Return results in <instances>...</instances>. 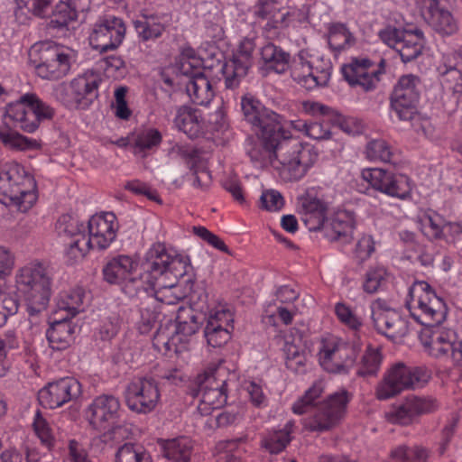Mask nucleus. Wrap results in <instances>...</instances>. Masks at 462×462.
<instances>
[{
    "label": "nucleus",
    "mask_w": 462,
    "mask_h": 462,
    "mask_svg": "<svg viewBox=\"0 0 462 462\" xmlns=\"http://www.w3.org/2000/svg\"><path fill=\"white\" fill-rule=\"evenodd\" d=\"M387 272L383 267L369 269L363 283L364 291L367 293L377 292L385 283Z\"/></svg>",
    "instance_id": "51"
},
{
    "label": "nucleus",
    "mask_w": 462,
    "mask_h": 462,
    "mask_svg": "<svg viewBox=\"0 0 462 462\" xmlns=\"http://www.w3.org/2000/svg\"><path fill=\"white\" fill-rule=\"evenodd\" d=\"M388 420L393 423H398L401 425H408L412 422L415 418L411 408H410V404L406 398L403 402L398 407L393 408L387 413Z\"/></svg>",
    "instance_id": "56"
},
{
    "label": "nucleus",
    "mask_w": 462,
    "mask_h": 462,
    "mask_svg": "<svg viewBox=\"0 0 462 462\" xmlns=\"http://www.w3.org/2000/svg\"><path fill=\"white\" fill-rule=\"evenodd\" d=\"M204 335L208 344L212 347H220L230 339L228 328L216 325L214 322H207Z\"/></svg>",
    "instance_id": "46"
},
{
    "label": "nucleus",
    "mask_w": 462,
    "mask_h": 462,
    "mask_svg": "<svg viewBox=\"0 0 462 462\" xmlns=\"http://www.w3.org/2000/svg\"><path fill=\"white\" fill-rule=\"evenodd\" d=\"M254 48L255 43L254 40L245 38L240 42L236 53H235L230 60L226 61L222 67V72L226 88L234 89L237 88L242 79L246 76L248 69L253 64L252 54Z\"/></svg>",
    "instance_id": "21"
},
{
    "label": "nucleus",
    "mask_w": 462,
    "mask_h": 462,
    "mask_svg": "<svg viewBox=\"0 0 462 462\" xmlns=\"http://www.w3.org/2000/svg\"><path fill=\"white\" fill-rule=\"evenodd\" d=\"M81 393V385L73 377H63L39 391L40 403L49 409H55L78 398Z\"/></svg>",
    "instance_id": "24"
},
{
    "label": "nucleus",
    "mask_w": 462,
    "mask_h": 462,
    "mask_svg": "<svg viewBox=\"0 0 462 462\" xmlns=\"http://www.w3.org/2000/svg\"><path fill=\"white\" fill-rule=\"evenodd\" d=\"M171 319L166 324L161 325L154 335L152 345L158 352L168 356L171 349V339L173 338V331L171 330Z\"/></svg>",
    "instance_id": "52"
},
{
    "label": "nucleus",
    "mask_w": 462,
    "mask_h": 462,
    "mask_svg": "<svg viewBox=\"0 0 462 462\" xmlns=\"http://www.w3.org/2000/svg\"><path fill=\"white\" fill-rule=\"evenodd\" d=\"M134 28L143 41H149L160 37L164 31V26L160 23H155L153 19L144 18L136 20Z\"/></svg>",
    "instance_id": "49"
},
{
    "label": "nucleus",
    "mask_w": 462,
    "mask_h": 462,
    "mask_svg": "<svg viewBox=\"0 0 462 462\" xmlns=\"http://www.w3.org/2000/svg\"><path fill=\"white\" fill-rule=\"evenodd\" d=\"M429 450L421 446L409 448L401 445L391 452L392 462H426L429 457Z\"/></svg>",
    "instance_id": "42"
},
{
    "label": "nucleus",
    "mask_w": 462,
    "mask_h": 462,
    "mask_svg": "<svg viewBox=\"0 0 462 462\" xmlns=\"http://www.w3.org/2000/svg\"><path fill=\"white\" fill-rule=\"evenodd\" d=\"M83 299L84 291L81 288L60 293L57 301V310L54 312L55 316H60L64 311L66 313L64 316H68L70 319L73 318L80 311Z\"/></svg>",
    "instance_id": "35"
},
{
    "label": "nucleus",
    "mask_w": 462,
    "mask_h": 462,
    "mask_svg": "<svg viewBox=\"0 0 462 462\" xmlns=\"http://www.w3.org/2000/svg\"><path fill=\"white\" fill-rule=\"evenodd\" d=\"M35 188L34 179L20 164L0 163V203L26 212L37 200Z\"/></svg>",
    "instance_id": "5"
},
{
    "label": "nucleus",
    "mask_w": 462,
    "mask_h": 462,
    "mask_svg": "<svg viewBox=\"0 0 462 462\" xmlns=\"http://www.w3.org/2000/svg\"><path fill=\"white\" fill-rule=\"evenodd\" d=\"M88 8V0H82L77 3L76 0L60 1L56 5L54 10L49 11L52 14L50 20V27L61 29L68 26L70 22L78 19V14L83 13Z\"/></svg>",
    "instance_id": "30"
},
{
    "label": "nucleus",
    "mask_w": 462,
    "mask_h": 462,
    "mask_svg": "<svg viewBox=\"0 0 462 462\" xmlns=\"http://www.w3.org/2000/svg\"><path fill=\"white\" fill-rule=\"evenodd\" d=\"M406 400L415 417L434 411L438 407L437 400L429 396L409 395Z\"/></svg>",
    "instance_id": "53"
},
{
    "label": "nucleus",
    "mask_w": 462,
    "mask_h": 462,
    "mask_svg": "<svg viewBox=\"0 0 462 462\" xmlns=\"http://www.w3.org/2000/svg\"><path fill=\"white\" fill-rule=\"evenodd\" d=\"M184 264V271L179 274L175 273V279H177L175 289L179 290V294L175 293V305L180 304V300L187 298L191 293L194 286V268L191 264Z\"/></svg>",
    "instance_id": "43"
},
{
    "label": "nucleus",
    "mask_w": 462,
    "mask_h": 462,
    "mask_svg": "<svg viewBox=\"0 0 462 462\" xmlns=\"http://www.w3.org/2000/svg\"><path fill=\"white\" fill-rule=\"evenodd\" d=\"M382 355L377 348L367 346L357 364L356 374L360 377L376 376L382 363Z\"/></svg>",
    "instance_id": "37"
},
{
    "label": "nucleus",
    "mask_w": 462,
    "mask_h": 462,
    "mask_svg": "<svg viewBox=\"0 0 462 462\" xmlns=\"http://www.w3.org/2000/svg\"><path fill=\"white\" fill-rule=\"evenodd\" d=\"M294 421L289 420L282 430L273 432L266 440L265 448L273 454L282 452L291 442Z\"/></svg>",
    "instance_id": "45"
},
{
    "label": "nucleus",
    "mask_w": 462,
    "mask_h": 462,
    "mask_svg": "<svg viewBox=\"0 0 462 462\" xmlns=\"http://www.w3.org/2000/svg\"><path fill=\"white\" fill-rule=\"evenodd\" d=\"M175 125L189 138H198L202 131L200 111L189 106H180L175 117Z\"/></svg>",
    "instance_id": "32"
},
{
    "label": "nucleus",
    "mask_w": 462,
    "mask_h": 462,
    "mask_svg": "<svg viewBox=\"0 0 462 462\" xmlns=\"http://www.w3.org/2000/svg\"><path fill=\"white\" fill-rule=\"evenodd\" d=\"M172 257L167 253L164 245H153L145 254L141 263V272L133 273L119 285L129 297L140 291H147L155 285L156 280L171 271Z\"/></svg>",
    "instance_id": "7"
},
{
    "label": "nucleus",
    "mask_w": 462,
    "mask_h": 462,
    "mask_svg": "<svg viewBox=\"0 0 462 462\" xmlns=\"http://www.w3.org/2000/svg\"><path fill=\"white\" fill-rule=\"evenodd\" d=\"M32 426L42 443L49 448L51 447L54 443V437L52 435L51 429L39 411L35 413Z\"/></svg>",
    "instance_id": "55"
},
{
    "label": "nucleus",
    "mask_w": 462,
    "mask_h": 462,
    "mask_svg": "<svg viewBox=\"0 0 462 462\" xmlns=\"http://www.w3.org/2000/svg\"><path fill=\"white\" fill-rule=\"evenodd\" d=\"M261 60L267 70L284 73L290 67L291 55L272 42L260 49Z\"/></svg>",
    "instance_id": "31"
},
{
    "label": "nucleus",
    "mask_w": 462,
    "mask_h": 462,
    "mask_svg": "<svg viewBox=\"0 0 462 462\" xmlns=\"http://www.w3.org/2000/svg\"><path fill=\"white\" fill-rule=\"evenodd\" d=\"M241 108L259 138L247 151L251 161L260 167H273L285 181L302 179L318 161L315 147L291 138L283 128L282 116L254 97H244Z\"/></svg>",
    "instance_id": "1"
},
{
    "label": "nucleus",
    "mask_w": 462,
    "mask_h": 462,
    "mask_svg": "<svg viewBox=\"0 0 462 462\" xmlns=\"http://www.w3.org/2000/svg\"><path fill=\"white\" fill-rule=\"evenodd\" d=\"M162 141L161 133L155 128H147L137 132L134 135V152L143 153L146 150L152 149Z\"/></svg>",
    "instance_id": "44"
},
{
    "label": "nucleus",
    "mask_w": 462,
    "mask_h": 462,
    "mask_svg": "<svg viewBox=\"0 0 462 462\" xmlns=\"http://www.w3.org/2000/svg\"><path fill=\"white\" fill-rule=\"evenodd\" d=\"M420 80L417 76L409 74L401 77L394 87L391 97L402 101L418 103Z\"/></svg>",
    "instance_id": "34"
},
{
    "label": "nucleus",
    "mask_w": 462,
    "mask_h": 462,
    "mask_svg": "<svg viewBox=\"0 0 462 462\" xmlns=\"http://www.w3.org/2000/svg\"><path fill=\"white\" fill-rule=\"evenodd\" d=\"M361 175L373 189L389 197L405 199L411 196L410 179L406 175L394 174L379 168L365 169Z\"/></svg>",
    "instance_id": "15"
},
{
    "label": "nucleus",
    "mask_w": 462,
    "mask_h": 462,
    "mask_svg": "<svg viewBox=\"0 0 462 462\" xmlns=\"http://www.w3.org/2000/svg\"><path fill=\"white\" fill-rule=\"evenodd\" d=\"M366 158L370 161L389 162L392 158L391 147L382 139L372 140L367 143L365 149Z\"/></svg>",
    "instance_id": "47"
},
{
    "label": "nucleus",
    "mask_w": 462,
    "mask_h": 462,
    "mask_svg": "<svg viewBox=\"0 0 462 462\" xmlns=\"http://www.w3.org/2000/svg\"><path fill=\"white\" fill-rule=\"evenodd\" d=\"M335 311L341 322L353 329H357L361 326L360 319L352 312V310L343 303H337Z\"/></svg>",
    "instance_id": "64"
},
{
    "label": "nucleus",
    "mask_w": 462,
    "mask_h": 462,
    "mask_svg": "<svg viewBox=\"0 0 462 462\" xmlns=\"http://www.w3.org/2000/svg\"><path fill=\"white\" fill-rule=\"evenodd\" d=\"M88 236L83 237L84 245H92L98 250L106 249L116 239L117 224L113 213L96 215L88 223Z\"/></svg>",
    "instance_id": "25"
},
{
    "label": "nucleus",
    "mask_w": 462,
    "mask_h": 462,
    "mask_svg": "<svg viewBox=\"0 0 462 462\" xmlns=\"http://www.w3.org/2000/svg\"><path fill=\"white\" fill-rule=\"evenodd\" d=\"M78 327L72 325L68 316H53L50 328L46 332L50 346L54 350L66 349L73 341Z\"/></svg>",
    "instance_id": "27"
},
{
    "label": "nucleus",
    "mask_w": 462,
    "mask_h": 462,
    "mask_svg": "<svg viewBox=\"0 0 462 462\" xmlns=\"http://www.w3.org/2000/svg\"><path fill=\"white\" fill-rule=\"evenodd\" d=\"M327 208L319 199L311 196L303 197L299 202L301 219L310 231L320 229L325 222Z\"/></svg>",
    "instance_id": "29"
},
{
    "label": "nucleus",
    "mask_w": 462,
    "mask_h": 462,
    "mask_svg": "<svg viewBox=\"0 0 462 462\" xmlns=\"http://www.w3.org/2000/svg\"><path fill=\"white\" fill-rule=\"evenodd\" d=\"M137 263L132 257L120 254L111 258L104 265V280L110 284H120L133 273L136 272Z\"/></svg>",
    "instance_id": "28"
},
{
    "label": "nucleus",
    "mask_w": 462,
    "mask_h": 462,
    "mask_svg": "<svg viewBox=\"0 0 462 462\" xmlns=\"http://www.w3.org/2000/svg\"><path fill=\"white\" fill-rule=\"evenodd\" d=\"M416 6L422 19L438 33L452 35L457 31V23L443 1L417 0Z\"/></svg>",
    "instance_id": "19"
},
{
    "label": "nucleus",
    "mask_w": 462,
    "mask_h": 462,
    "mask_svg": "<svg viewBox=\"0 0 462 462\" xmlns=\"http://www.w3.org/2000/svg\"><path fill=\"white\" fill-rule=\"evenodd\" d=\"M291 73L294 81L307 88V84H310L309 79L311 78V73H313V67L309 61L300 57L299 60L293 62Z\"/></svg>",
    "instance_id": "54"
},
{
    "label": "nucleus",
    "mask_w": 462,
    "mask_h": 462,
    "mask_svg": "<svg viewBox=\"0 0 462 462\" xmlns=\"http://www.w3.org/2000/svg\"><path fill=\"white\" fill-rule=\"evenodd\" d=\"M351 395L346 390L329 394L319 402L313 414L305 420L304 428L311 432L329 431L337 427L346 413Z\"/></svg>",
    "instance_id": "10"
},
{
    "label": "nucleus",
    "mask_w": 462,
    "mask_h": 462,
    "mask_svg": "<svg viewBox=\"0 0 462 462\" xmlns=\"http://www.w3.org/2000/svg\"><path fill=\"white\" fill-rule=\"evenodd\" d=\"M56 230L59 235L66 236H76L81 238L80 236H85L84 225L79 224V221L69 215L61 216L56 223Z\"/></svg>",
    "instance_id": "50"
},
{
    "label": "nucleus",
    "mask_w": 462,
    "mask_h": 462,
    "mask_svg": "<svg viewBox=\"0 0 462 462\" xmlns=\"http://www.w3.org/2000/svg\"><path fill=\"white\" fill-rule=\"evenodd\" d=\"M176 306L175 335L179 337L180 346L175 345V353H179L189 349V337L198 331L201 324V314L193 310L189 304L182 302Z\"/></svg>",
    "instance_id": "26"
},
{
    "label": "nucleus",
    "mask_w": 462,
    "mask_h": 462,
    "mask_svg": "<svg viewBox=\"0 0 462 462\" xmlns=\"http://www.w3.org/2000/svg\"><path fill=\"white\" fill-rule=\"evenodd\" d=\"M445 69L440 71L442 85L454 95L462 94V72L457 67L444 65Z\"/></svg>",
    "instance_id": "48"
},
{
    "label": "nucleus",
    "mask_w": 462,
    "mask_h": 462,
    "mask_svg": "<svg viewBox=\"0 0 462 462\" xmlns=\"http://www.w3.org/2000/svg\"><path fill=\"white\" fill-rule=\"evenodd\" d=\"M0 141L11 148L20 150L30 148L32 143H34V141L16 132H1Z\"/></svg>",
    "instance_id": "59"
},
{
    "label": "nucleus",
    "mask_w": 462,
    "mask_h": 462,
    "mask_svg": "<svg viewBox=\"0 0 462 462\" xmlns=\"http://www.w3.org/2000/svg\"><path fill=\"white\" fill-rule=\"evenodd\" d=\"M325 386L322 381H316L305 392L299 400L292 405V411L295 414L302 415L310 411L313 406L317 407L316 400H318L324 393Z\"/></svg>",
    "instance_id": "39"
},
{
    "label": "nucleus",
    "mask_w": 462,
    "mask_h": 462,
    "mask_svg": "<svg viewBox=\"0 0 462 462\" xmlns=\"http://www.w3.org/2000/svg\"><path fill=\"white\" fill-rule=\"evenodd\" d=\"M54 115V108L33 93L23 95L5 108V117L26 133L35 132L42 122L51 120Z\"/></svg>",
    "instance_id": "9"
},
{
    "label": "nucleus",
    "mask_w": 462,
    "mask_h": 462,
    "mask_svg": "<svg viewBox=\"0 0 462 462\" xmlns=\"http://www.w3.org/2000/svg\"><path fill=\"white\" fill-rule=\"evenodd\" d=\"M180 154L187 160V164L195 176V185L199 188H208L211 183V175L205 163L200 161L198 151L187 148L180 151Z\"/></svg>",
    "instance_id": "33"
},
{
    "label": "nucleus",
    "mask_w": 462,
    "mask_h": 462,
    "mask_svg": "<svg viewBox=\"0 0 462 462\" xmlns=\"http://www.w3.org/2000/svg\"><path fill=\"white\" fill-rule=\"evenodd\" d=\"M405 306L411 317L427 327L420 336L425 350L436 358H450L457 349V342H453L454 333H444L437 328L447 318L448 308L444 300L439 297L429 283L424 281L415 282L409 289Z\"/></svg>",
    "instance_id": "2"
},
{
    "label": "nucleus",
    "mask_w": 462,
    "mask_h": 462,
    "mask_svg": "<svg viewBox=\"0 0 462 462\" xmlns=\"http://www.w3.org/2000/svg\"><path fill=\"white\" fill-rule=\"evenodd\" d=\"M104 436L108 439L121 441L128 439L132 435L130 425L121 422L120 419L111 423L110 427L105 430Z\"/></svg>",
    "instance_id": "61"
},
{
    "label": "nucleus",
    "mask_w": 462,
    "mask_h": 462,
    "mask_svg": "<svg viewBox=\"0 0 462 462\" xmlns=\"http://www.w3.org/2000/svg\"><path fill=\"white\" fill-rule=\"evenodd\" d=\"M126 27L122 18L104 15L94 23L89 34V44L94 50L104 53L116 50L123 42Z\"/></svg>",
    "instance_id": "13"
},
{
    "label": "nucleus",
    "mask_w": 462,
    "mask_h": 462,
    "mask_svg": "<svg viewBox=\"0 0 462 462\" xmlns=\"http://www.w3.org/2000/svg\"><path fill=\"white\" fill-rule=\"evenodd\" d=\"M116 462H151V456L142 445L127 442L117 448Z\"/></svg>",
    "instance_id": "41"
},
{
    "label": "nucleus",
    "mask_w": 462,
    "mask_h": 462,
    "mask_svg": "<svg viewBox=\"0 0 462 462\" xmlns=\"http://www.w3.org/2000/svg\"><path fill=\"white\" fill-rule=\"evenodd\" d=\"M193 232L202 240L212 245L214 248L226 254H231L228 247L226 245L224 241L219 236L210 232L206 227L193 226Z\"/></svg>",
    "instance_id": "60"
},
{
    "label": "nucleus",
    "mask_w": 462,
    "mask_h": 462,
    "mask_svg": "<svg viewBox=\"0 0 462 462\" xmlns=\"http://www.w3.org/2000/svg\"><path fill=\"white\" fill-rule=\"evenodd\" d=\"M356 42L354 35L346 24L340 23H331L328 27V45L334 51H344Z\"/></svg>",
    "instance_id": "36"
},
{
    "label": "nucleus",
    "mask_w": 462,
    "mask_h": 462,
    "mask_svg": "<svg viewBox=\"0 0 462 462\" xmlns=\"http://www.w3.org/2000/svg\"><path fill=\"white\" fill-rule=\"evenodd\" d=\"M98 82L92 78L79 76L69 85H60L57 88L59 98L69 107L87 108L97 97Z\"/></svg>",
    "instance_id": "17"
},
{
    "label": "nucleus",
    "mask_w": 462,
    "mask_h": 462,
    "mask_svg": "<svg viewBox=\"0 0 462 462\" xmlns=\"http://www.w3.org/2000/svg\"><path fill=\"white\" fill-rule=\"evenodd\" d=\"M19 8L30 5L32 13L39 17H45L51 10L53 0H15Z\"/></svg>",
    "instance_id": "63"
},
{
    "label": "nucleus",
    "mask_w": 462,
    "mask_h": 462,
    "mask_svg": "<svg viewBox=\"0 0 462 462\" xmlns=\"http://www.w3.org/2000/svg\"><path fill=\"white\" fill-rule=\"evenodd\" d=\"M391 107L400 120H411L417 114V103L391 97Z\"/></svg>",
    "instance_id": "58"
},
{
    "label": "nucleus",
    "mask_w": 462,
    "mask_h": 462,
    "mask_svg": "<svg viewBox=\"0 0 462 462\" xmlns=\"http://www.w3.org/2000/svg\"><path fill=\"white\" fill-rule=\"evenodd\" d=\"M29 63L38 77L47 80H59L68 75L76 61L77 52L53 42H39L31 46Z\"/></svg>",
    "instance_id": "6"
},
{
    "label": "nucleus",
    "mask_w": 462,
    "mask_h": 462,
    "mask_svg": "<svg viewBox=\"0 0 462 462\" xmlns=\"http://www.w3.org/2000/svg\"><path fill=\"white\" fill-rule=\"evenodd\" d=\"M291 125L299 132L304 133L309 137L315 140L328 139L331 135L330 128L325 122H306L301 119L291 120Z\"/></svg>",
    "instance_id": "40"
},
{
    "label": "nucleus",
    "mask_w": 462,
    "mask_h": 462,
    "mask_svg": "<svg viewBox=\"0 0 462 462\" xmlns=\"http://www.w3.org/2000/svg\"><path fill=\"white\" fill-rule=\"evenodd\" d=\"M279 3L280 0H257L254 5V15L266 21L265 31L283 29L295 20L301 22L305 19L300 17L299 10L292 7L280 8Z\"/></svg>",
    "instance_id": "23"
},
{
    "label": "nucleus",
    "mask_w": 462,
    "mask_h": 462,
    "mask_svg": "<svg viewBox=\"0 0 462 462\" xmlns=\"http://www.w3.org/2000/svg\"><path fill=\"white\" fill-rule=\"evenodd\" d=\"M260 207L268 211H278L283 205L284 200L282 194L274 189L264 190L260 197Z\"/></svg>",
    "instance_id": "57"
},
{
    "label": "nucleus",
    "mask_w": 462,
    "mask_h": 462,
    "mask_svg": "<svg viewBox=\"0 0 462 462\" xmlns=\"http://www.w3.org/2000/svg\"><path fill=\"white\" fill-rule=\"evenodd\" d=\"M360 350L358 343L345 342L334 337L324 339L319 352V361L328 373L348 374L354 367Z\"/></svg>",
    "instance_id": "11"
},
{
    "label": "nucleus",
    "mask_w": 462,
    "mask_h": 462,
    "mask_svg": "<svg viewBox=\"0 0 462 462\" xmlns=\"http://www.w3.org/2000/svg\"><path fill=\"white\" fill-rule=\"evenodd\" d=\"M127 407L137 413L152 411L158 402L159 392L153 379L140 377L133 380L125 390Z\"/></svg>",
    "instance_id": "18"
},
{
    "label": "nucleus",
    "mask_w": 462,
    "mask_h": 462,
    "mask_svg": "<svg viewBox=\"0 0 462 462\" xmlns=\"http://www.w3.org/2000/svg\"><path fill=\"white\" fill-rule=\"evenodd\" d=\"M381 40L394 49L404 63L416 59L422 51L424 44L423 32L420 30H405L386 28L380 32Z\"/></svg>",
    "instance_id": "14"
},
{
    "label": "nucleus",
    "mask_w": 462,
    "mask_h": 462,
    "mask_svg": "<svg viewBox=\"0 0 462 462\" xmlns=\"http://www.w3.org/2000/svg\"><path fill=\"white\" fill-rule=\"evenodd\" d=\"M385 60H381L379 69L372 68V62L368 59L353 58L349 63L344 64L341 73L350 86H358L367 92L375 88L382 74Z\"/></svg>",
    "instance_id": "22"
},
{
    "label": "nucleus",
    "mask_w": 462,
    "mask_h": 462,
    "mask_svg": "<svg viewBox=\"0 0 462 462\" xmlns=\"http://www.w3.org/2000/svg\"><path fill=\"white\" fill-rule=\"evenodd\" d=\"M219 377L218 370L207 371L198 376L197 388L191 390V394L199 398L197 409L202 416L209 415L226 403V382Z\"/></svg>",
    "instance_id": "12"
},
{
    "label": "nucleus",
    "mask_w": 462,
    "mask_h": 462,
    "mask_svg": "<svg viewBox=\"0 0 462 462\" xmlns=\"http://www.w3.org/2000/svg\"><path fill=\"white\" fill-rule=\"evenodd\" d=\"M371 318L377 332L392 340L408 334V321L381 299L372 302Z\"/></svg>",
    "instance_id": "16"
},
{
    "label": "nucleus",
    "mask_w": 462,
    "mask_h": 462,
    "mask_svg": "<svg viewBox=\"0 0 462 462\" xmlns=\"http://www.w3.org/2000/svg\"><path fill=\"white\" fill-rule=\"evenodd\" d=\"M354 221L347 215L337 214L330 222L331 234H328L331 240L348 244L352 240Z\"/></svg>",
    "instance_id": "38"
},
{
    "label": "nucleus",
    "mask_w": 462,
    "mask_h": 462,
    "mask_svg": "<svg viewBox=\"0 0 462 462\" xmlns=\"http://www.w3.org/2000/svg\"><path fill=\"white\" fill-rule=\"evenodd\" d=\"M431 378L426 366H408L402 362L393 365L375 387V397L389 400L407 389L424 386Z\"/></svg>",
    "instance_id": "8"
},
{
    "label": "nucleus",
    "mask_w": 462,
    "mask_h": 462,
    "mask_svg": "<svg viewBox=\"0 0 462 462\" xmlns=\"http://www.w3.org/2000/svg\"><path fill=\"white\" fill-rule=\"evenodd\" d=\"M15 288L29 318L40 317L47 310L51 294V276L46 266L32 263L15 275Z\"/></svg>",
    "instance_id": "4"
},
{
    "label": "nucleus",
    "mask_w": 462,
    "mask_h": 462,
    "mask_svg": "<svg viewBox=\"0 0 462 462\" xmlns=\"http://www.w3.org/2000/svg\"><path fill=\"white\" fill-rule=\"evenodd\" d=\"M124 411L120 401L112 394H101L96 397L86 411V417L93 429L106 430L116 420L121 418Z\"/></svg>",
    "instance_id": "20"
},
{
    "label": "nucleus",
    "mask_w": 462,
    "mask_h": 462,
    "mask_svg": "<svg viewBox=\"0 0 462 462\" xmlns=\"http://www.w3.org/2000/svg\"><path fill=\"white\" fill-rule=\"evenodd\" d=\"M175 92L186 95L199 106L208 105L215 95L209 79L202 71V60L189 46L180 49L175 62Z\"/></svg>",
    "instance_id": "3"
},
{
    "label": "nucleus",
    "mask_w": 462,
    "mask_h": 462,
    "mask_svg": "<svg viewBox=\"0 0 462 462\" xmlns=\"http://www.w3.org/2000/svg\"><path fill=\"white\" fill-rule=\"evenodd\" d=\"M193 444L190 438L180 436L175 438V462H189Z\"/></svg>",
    "instance_id": "62"
}]
</instances>
